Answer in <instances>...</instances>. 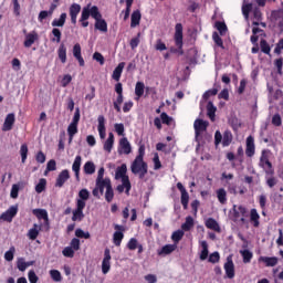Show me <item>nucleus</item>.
<instances>
[{
  "label": "nucleus",
  "mask_w": 283,
  "mask_h": 283,
  "mask_svg": "<svg viewBox=\"0 0 283 283\" xmlns=\"http://www.w3.org/2000/svg\"><path fill=\"white\" fill-rule=\"evenodd\" d=\"M130 171L135 176H139V179L143 180V178L147 176V172L149 171V167L147 166V163L145 161V159L135 158L130 165Z\"/></svg>",
  "instance_id": "f257e3e1"
},
{
  "label": "nucleus",
  "mask_w": 283,
  "mask_h": 283,
  "mask_svg": "<svg viewBox=\"0 0 283 283\" xmlns=\"http://www.w3.org/2000/svg\"><path fill=\"white\" fill-rule=\"evenodd\" d=\"M184 35H182V23H177L175 25V35H174V41H175V45L177 48L176 49H170V52H178L180 55L185 54V50H182V45H185V43L182 42Z\"/></svg>",
  "instance_id": "f03ea898"
},
{
  "label": "nucleus",
  "mask_w": 283,
  "mask_h": 283,
  "mask_svg": "<svg viewBox=\"0 0 283 283\" xmlns=\"http://www.w3.org/2000/svg\"><path fill=\"white\" fill-rule=\"evenodd\" d=\"M259 167H261V169H263L268 176H275V169L273 168V164L271 163V160H269V155H266V150H262Z\"/></svg>",
  "instance_id": "7ed1b4c3"
},
{
  "label": "nucleus",
  "mask_w": 283,
  "mask_h": 283,
  "mask_svg": "<svg viewBox=\"0 0 283 283\" xmlns=\"http://www.w3.org/2000/svg\"><path fill=\"white\" fill-rule=\"evenodd\" d=\"M108 187H112V180L109 178L96 179L95 188L93 189L94 198H101Z\"/></svg>",
  "instance_id": "20e7f679"
},
{
  "label": "nucleus",
  "mask_w": 283,
  "mask_h": 283,
  "mask_svg": "<svg viewBox=\"0 0 283 283\" xmlns=\"http://www.w3.org/2000/svg\"><path fill=\"white\" fill-rule=\"evenodd\" d=\"M248 216V210H247V207L244 206H233L232 208V218H233V221L234 222H238L240 220V222H242L243 224L247 222V218ZM240 217H242L240 219Z\"/></svg>",
  "instance_id": "39448f33"
},
{
  "label": "nucleus",
  "mask_w": 283,
  "mask_h": 283,
  "mask_svg": "<svg viewBox=\"0 0 283 283\" xmlns=\"http://www.w3.org/2000/svg\"><path fill=\"white\" fill-rule=\"evenodd\" d=\"M85 207H86V202L76 200V209L73 210V216H72L73 222H76V221L81 222V220L85 218V214L83 213V209H85Z\"/></svg>",
  "instance_id": "423d86ee"
},
{
  "label": "nucleus",
  "mask_w": 283,
  "mask_h": 283,
  "mask_svg": "<svg viewBox=\"0 0 283 283\" xmlns=\"http://www.w3.org/2000/svg\"><path fill=\"white\" fill-rule=\"evenodd\" d=\"M33 216L38 218V220H44V229L45 231H50V217L48 216V210L45 209H33Z\"/></svg>",
  "instance_id": "0eeeda50"
},
{
  "label": "nucleus",
  "mask_w": 283,
  "mask_h": 283,
  "mask_svg": "<svg viewBox=\"0 0 283 283\" xmlns=\"http://www.w3.org/2000/svg\"><path fill=\"white\" fill-rule=\"evenodd\" d=\"M111 269H112V253L109 251V248H106L104 250V259L102 261V273L104 275H107Z\"/></svg>",
  "instance_id": "6e6552de"
},
{
  "label": "nucleus",
  "mask_w": 283,
  "mask_h": 283,
  "mask_svg": "<svg viewBox=\"0 0 283 283\" xmlns=\"http://www.w3.org/2000/svg\"><path fill=\"white\" fill-rule=\"evenodd\" d=\"M223 269H224L226 275L229 280H233V277H235V264H233L232 255H229L227 258V262L224 263Z\"/></svg>",
  "instance_id": "1a4fd4ad"
},
{
  "label": "nucleus",
  "mask_w": 283,
  "mask_h": 283,
  "mask_svg": "<svg viewBox=\"0 0 283 283\" xmlns=\"http://www.w3.org/2000/svg\"><path fill=\"white\" fill-rule=\"evenodd\" d=\"M17 213H19V206H11L6 212L0 216V220H3L4 222H12Z\"/></svg>",
  "instance_id": "9d476101"
},
{
  "label": "nucleus",
  "mask_w": 283,
  "mask_h": 283,
  "mask_svg": "<svg viewBox=\"0 0 283 283\" xmlns=\"http://www.w3.org/2000/svg\"><path fill=\"white\" fill-rule=\"evenodd\" d=\"M117 151L119 155L125 154V156H129V154H132V144H129L127 137H123L119 139Z\"/></svg>",
  "instance_id": "9b49d317"
},
{
  "label": "nucleus",
  "mask_w": 283,
  "mask_h": 283,
  "mask_svg": "<svg viewBox=\"0 0 283 283\" xmlns=\"http://www.w3.org/2000/svg\"><path fill=\"white\" fill-rule=\"evenodd\" d=\"M195 127V136L198 138L202 132H207V128L209 127V122L205 119H196L193 123Z\"/></svg>",
  "instance_id": "f8f14e48"
},
{
  "label": "nucleus",
  "mask_w": 283,
  "mask_h": 283,
  "mask_svg": "<svg viewBox=\"0 0 283 283\" xmlns=\"http://www.w3.org/2000/svg\"><path fill=\"white\" fill-rule=\"evenodd\" d=\"M114 229L116 230V232H114L113 234V242L115 247H120L123 238H125V234L123 233V231H125V228L123 226L115 224Z\"/></svg>",
  "instance_id": "ddd939ff"
},
{
  "label": "nucleus",
  "mask_w": 283,
  "mask_h": 283,
  "mask_svg": "<svg viewBox=\"0 0 283 283\" xmlns=\"http://www.w3.org/2000/svg\"><path fill=\"white\" fill-rule=\"evenodd\" d=\"M245 155L248 158L255 156V139L251 135L248 136L245 140Z\"/></svg>",
  "instance_id": "4468645a"
},
{
  "label": "nucleus",
  "mask_w": 283,
  "mask_h": 283,
  "mask_svg": "<svg viewBox=\"0 0 283 283\" xmlns=\"http://www.w3.org/2000/svg\"><path fill=\"white\" fill-rule=\"evenodd\" d=\"M177 189L181 193V205L184 209L189 208V192L187 191V188L182 185V182H177Z\"/></svg>",
  "instance_id": "2eb2a0df"
},
{
  "label": "nucleus",
  "mask_w": 283,
  "mask_h": 283,
  "mask_svg": "<svg viewBox=\"0 0 283 283\" xmlns=\"http://www.w3.org/2000/svg\"><path fill=\"white\" fill-rule=\"evenodd\" d=\"M69 14L71 17V23L73 25H76V19L78 14H81V4L72 3L69 8Z\"/></svg>",
  "instance_id": "dca6fc26"
},
{
  "label": "nucleus",
  "mask_w": 283,
  "mask_h": 283,
  "mask_svg": "<svg viewBox=\"0 0 283 283\" xmlns=\"http://www.w3.org/2000/svg\"><path fill=\"white\" fill-rule=\"evenodd\" d=\"M17 118L14 113H10L6 116L4 123L2 125V132H11L12 127H14Z\"/></svg>",
  "instance_id": "f3484780"
},
{
  "label": "nucleus",
  "mask_w": 283,
  "mask_h": 283,
  "mask_svg": "<svg viewBox=\"0 0 283 283\" xmlns=\"http://www.w3.org/2000/svg\"><path fill=\"white\" fill-rule=\"evenodd\" d=\"M82 10H87L88 12V19L92 17L95 21L98 19H103V14H101V11H98V7L93 6L88 3L86 7H84Z\"/></svg>",
  "instance_id": "a211bd4d"
},
{
  "label": "nucleus",
  "mask_w": 283,
  "mask_h": 283,
  "mask_svg": "<svg viewBox=\"0 0 283 283\" xmlns=\"http://www.w3.org/2000/svg\"><path fill=\"white\" fill-rule=\"evenodd\" d=\"M81 163H83V158L77 155L72 165V171H74L77 181L81 180Z\"/></svg>",
  "instance_id": "6ab92c4d"
},
{
  "label": "nucleus",
  "mask_w": 283,
  "mask_h": 283,
  "mask_svg": "<svg viewBox=\"0 0 283 283\" xmlns=\"http://www.w3.org/2000/svg\"><path fill=\"white\" fill-rule=\"evenodd\" d=\"M97 123H98V125H97V132H98V134H99V138L102 139V140H104V138H105V136H107V129L105 128V116H103V115H99L98 117H97Z\"/></svg>",
  "instance_id": "aec40b11"
},
{
  "label": "nucleus",
  "mask_w": 283,
  "mask_h": 283,
  "mask_svg": "<svg viewBox=\"0 0 283 283\" xmlns=\"http://www.w3.org/2000/svg\"><path fill=\"white\" fill-rule=\"evenodd\" d=\"M73 56L78 62L80 67H85V60L83 59V55L81 54V44L80 43L74 44Z\"/></svg>",
  "instance_id": "412c9836"
},
{
  "label": "nucleus",
  "mask_w": 283,
  "mask_h": 283,
  "mask_svg": "<svg viewBox=\"0 0 283 283\" xmlns=\"http://www.w3.org/2000/svg\"><path fill=\"white\" fill-rule=\"evenodd\" d=\"M271 17L277 23L280 31L283 32V9L272 11Z\"/></svg>",
  "instance_id": "4be33fe9"
},
{
  "label": "nucleus",
  "mask_w": 283,
  "mask_h": 283,
  "mask_svg": "<svg viewBox=\"0 0 283 283\" xmlns=\"http://www.w3.org/2000/svg\"><path fill=\"white\" fill-rule=\"evenodd\" d=\"M70 178V170L64 169L62 170L55 181V187H59L61 189V187H63V185H65V181Z\"/></svg>",
  "instance_id": "5701e85b"
},
{
  "label": "nucleus",
  "mask_w": 283,
  "mask_h": 283,
  "mask_svg": "<svg viewBox=\"0 0 283 283\" xmlns=\"http://www.w3.org/2000/svg\"><path fill=\"white\" fill-rule=\"evenodd\" d=\"M205 224L207 229H210L211 231H216L217 233L222 232V228H220V223H218V221H216V219L213 218H208Z\"/></svg>",
  "instance_id": "b1692460"
},
{
  "label": "nucleus",
  "mask_w": 283,
  "mask_h": 283,
  "mask_svg": "<svg viewBox=\"0 0 283 283\" xmlns=\"http://www.w3.org/2000/svg\"><path fill=\"white\" fill-rule=\"evenodd\" d=\"M115 178H120L122 181L129 180V176H127V165L126 164H122L115 172Z\"/></svg>",
  "instance_id": "393cba45"
},
{
  "label": "nucleus",
  "mask_w": 283,
  "mask_h": 283,
  "mask_svg": "<svg viewBox=\"0 0 283 283\" xmlns=\"http://www.w3.org/2000/svg\"><path fill=\"white\" fill-rule=\"evenodd\" d=\"M140 19H143L140 10L133 11L130 15V28H138L140 25Z\"/></svg>",
  "instance_id": "a878e982"
},
{
  "label": "nucleus",
  "mask_w": 283,
  "mask_h": 283,
  "mask_svg": "<svg viewBox=\"0 0 283 283\" xmlns=\"http://www.w3.org/2000/svg\"><path fill=\"white\" fill-rule=\"evenodd\" d=\"M57 56L61 63L63 64L67 63V46H65V43L60 44L57 49Z\"/></svg>",
  "instance_id": "bb28decb"
},
{
  "label": "nucleus",
  "mask_w": 283,
  "mask_h": 283,
  "mask_svg": "<svg viewBox=\"0 0 283 283\" xmlns=\"http://www.w3.org/2000/svg\"><path fill=\"white\" fill-rule=\"evenodd\" d=\"M259 262H263L265 266H277V256H260Z\"/></svg>",
  "instance_id": "cd10ccee"
},
{
  "label": "nucleus",
  "mask_w": 283,
  "mask_h": 283,
  "mask_svg": "<svg viewBox=\"0 0 283 283\" xmlns=\"http://www.w3.org/2000/svg\"><path fill=\"white\" fill-rule=\"evenodd\" d=\"M78 134V124H70L67 127V135H69V145H72L74 140V136Z\"/></svg>",
  "instance_id": "c85d7f7f"
},
{
  "label": "nucleus",
  "mask_w": 283,
  "mask_h": 283,
  "mask_svg": "<svg viewBox=\"0 0 283 283\" xmlns=\"http://www.w3.org/2000/svg\"><path fill=\"white\" fill-rule=\"evenodd\" d=\"M250 222L253 224L255 229L260 227V213H258V209L252 208L250 210Z\"/></svg>",
  "instance_id": "c756f323"
},
{
  "label": "nucleus",
  "mask_w": 283,
  "mask_h": 283,
  "mask_svg": "<svg viewBox=\"0 0 283 283\" xmlns=\"http://www.w3.org/2000/svg\"><path fill=\"white\" fill-rule=\"evenodd\" d=\"M114 133L108 134V138L104 143V151H107V154H112V149H114Z\"/></svg>",
  "instance_id": "7c9ffc66"
},
{
  "label": "nucleus",
  "mask_w": 283,
  "mask_h": 283,
  "mask_svg": "<svg viewBox=\"0 0 283 283\" xmlns=\"http://www.w3.org/2000/svg\"><path fill=\"white\" fill-rule=\"evenodd\" d=\"M38 39L39 34L36 32L27 34L24 40V48H32Z\"/></svg>",
  "instance_id": "2f4dec72"
},
{
  "label": "nucleus",
  "mask_w": 283,
  "mask_h": 283,
  "mask_svg": "<svg viewBox=\"0 0 283 283\" xmlns=\"http://www.w3.org/2000/svg\"><path fill=\"white\" fill-rule=\"evenodd\" d=\"M67 21V13H61L59 19H54L51 22L52 28H63Z\"/></svg>",
  "instance_id": "473e14b6"
},
{
  "label": "nucleus",
  "mask_w": 283,
  "mask_h": 283,
  "mask_svg": "<svg viewBox=\"0 0 283 283\" xmlns=\"http://www.w3.org/2000/svg\"><path fill=\"white\" fill-rule=\"evenodd\" d=\"M123 70H125V62H120L115 70L113 71L112 78L114 81H120V76L123 75Z\"/></svg>",
  "instance_id": "72a5a7b5"
},
{
  "label": "nucleus",
  "mask_w": 283,
  "mask_h": 283,
  "mask_svg": "<svg viewBox=\"0 0 283 283\" xmlns=\"http://www.w3.org/2000/svg\"><path fill=\"white\" fill-rule=\"evenodd\" d=\"M125 189H126L127 196H129V191H132V181H129V179H124V181H122V185L117 186L118 193H123Z\"/></svg>",
  "instance_id": "f704fd0d"
},
{
  "label": "nucleus",
  "mask_w": 283,
  "mask_h": 283,
  "mask_svg": "<svg viewBox=\"0 0 283 283\" xmlns=\"http://www.w3.org/2000/svg\"><path fill=\"white\" fill-rule=\"evenodd\" d=\"M41 232V226L34 223L33 227L28 232L29 240H36L39 233Z\"/></svg>",
  "instance_id": "c9c22d12"
},
{
  "label": "nucleus",
  "mask_w": 283,
  "mask_h": 283,
  "mask_svg": "<svg viewBox=\"0 0 283 283\" xmlns=\"http://www.w3.org/2000/svg\"><path fill=\"white\" fill-rule=\"evenodd\" d=\"M90 11L87 9H82L81 18H80V23L82 28H87L90 25Z\"/></svg>",
  "instance_id": "e433bc0d"
},
{
  "label": "nucleus",
  "mask_w": 283,
  "mask_h": 283,
  "mask_svg": "<svg viewBox=\"0 0 283 283\" xmlns=\"http://www.w3.org/2000/svg\"><path fill=\"white\" fill-rule=\"evenodd\" d=\"M176 251V245L174 244H166L160 250H158V255H170Z\"/></svg>",
  "instance_id": "4c0bfd02"
},
{
  "label": "nucleus",
  "mask_w": 283,
  "mask_h": 283,
  "mask_svg": "<svg viewBox=\"0 0 283 283\" xmlns=\"http://www.w3.org/2000/svg\"><path fill=\"white\" fill-rule=\"evenodd\" d=\"M231 143H233V134L231 133V130H226L223 133L222 146L229 147V145H231Z\"/></svg>",
  "instance_id": "58836bf2"
},
{
  "label": "nucleus",
  "mask_w": 283,
  "mask_h": 283,
  "mask_svg": "<svg viewBox=\"0 0 283 283\" xmlns=\"http://www.w3.org/2000/svg\"><path fill=\"white\" fill-rule=\"evenodd\" d=\"M95 30H99V32H107V21L103 18L95 20Z\"/></svg>",
  "instance_id": "ea45409f"
},
{
  "label": "nucleus",
  "mask_w": 283,
  "mask_h": 283,
  "mask_svg": "<svg viewBox=\"0 0 283 283\" xmlns=\"http://www.w3.org/2000/svg\"><path fill=\"white\" fill-rule=\"evenodd\" d=\"M216 112H218V108L213 106V102H209L207 105V114L210 120H216Z\"/></svg>",
  "instance_id": "a19ab883"
},
{
  "label": "nucleus",
  "mask_w": 283,
  "mask_h": 283,
  "mask_svg": "<svg viewBox=\"0 0 283 283\" xmlns=\"http://www.w3.org/2000/svg\"><path fill=\"white\" fill-rule=\"evenodd\" d=\"M96 166L94 165V161H86L84 164V174L87 176H92V174H95Z\"/></svg>",
  "instance_id": "79ce46f5"
},
{
  "label": "nucleus",
  "mask_w": 283,
  "mask_h": 283,
  "mask_svg": "<svg viewBox=\"0 0 283 283\" xmlns=\"http://www.w3.org/2000/svg\"><path fill=\"white\" fill-rule=\"evenodd\" d=\"M143 94H145V83L137 82L135 85V96H137V101L143 97Z\"/></svg>",
  "instance_id": "37998d69"
},
{
  "label": "nucleus",
  "mask_w": 283,
  "mask_h": 283,
  "mask_svg": "<svg viewBox=\"0 0 283 283\" xmlns=\"http://www.w3.org/2000/svg\"><path fill=\"white\" fill-rule=\"evenodd\" d=\"M132 6H134V0H126V9L122 11V14H124V21L129 19V14H132Z\"/></svg>",
  "instance_id": "c03bdc74"
},
{
  "label": "nucleus",
  "mask_w": 283,
  "mask_h": 283,
  "mask_svg": "<svg viewBox=\"0 0 283 283\" xmlns=\"http://www.w3.org/2000/svg\"><path fill=\"white\" fill-rule=\"evenodd\" d=\"M201 249L200 260L205 261L209 258V244L207 241H201Z\"/></svg>",
  "instance_id": "a18cd8bd"
},
{
  "label": "nucleus",
  "mask_w": 283,
  "mask_h": 283,
  "mask_svg": "<svg viewBox=\"0 0 283 283\" xmlns=\"http://www.w3.org/2000/svg\"><path fill=\"white\" fill-rule=\"evenodd\" d=\"M217 198L220 205H227V190L224 188H220L217 190Z\"/></svg>",
  "instance_id": "49530a36"
},
{
  "label": "nucleus",
  "mask_w": 283,
  "mask_h": 283,
  "mask_svg": "<svg viewBox=\"0 0 283 283\" xmlns=\"http://www.w3.org/2000/svg\"><path fill=\"white\" fill-rule=\"evenodd\" d=\"M182 231H191L193 229V218L191 216L186 218V221L181 224Z\"/></svg>",
  "instance_id": "de8ad7c7"
},
{
  "label": "nucleus",
  "mask_w": 283,
  "mask_h": 283,
  "mask_svg": "<svg viewBox=\"0 0 283 283\" xmlns=\"http://www.w3.org/2000/svg\"><path fill=\"white\" fill-rule=\"evenodd\" d=\"M240 254L243 258V263L249 264L253 260V252L249 250H240Z\"/></svg>",
  "instance_id": "09e8293b"
},
{
  "label": "nucleus",
  "mask_w": 283,
  "mask_h": 283,
  "mask_svg": "<svg viewBox=\"0 0 283 283\" xmlns=\"http://www.w3.org/2000/svg\"><path fill=\"white\" fill-rule=\"evenodd\" d=\"M265 182H266L268 187H270V189H273V187H275V185H277V178L275 177V175L265 174Z\"/></svg>",
  "instance_id": "8fccbe9b"
},
{
  "label": "nucleus",
  "mask_w": 283,
  "mask_h": 283,
  "mask_svg": "<svg viewBox=\"0 0 283 283\" xmlns=\"http://www.w3.org/2000/svg\"><path fill=\"white\" fill-rule=\"evenodd\" d=\"M51 34L54 36L51 39L52 43H59L61 41V36H63V33H61V29L59 28H53Z\"/></svg>",
  "instance_id": "3c124183"
},
{
  "label": "nucleus",
  "mask_w": 283,
  "mask_h": 283,
  "mask_svg": "<svg viewBox=\"0 0 283 283\" xmlns=\"http://www.w3.org/2000/svg\"><path fill=\"white\" fill-rule=\"evenodd\" d=\"M45 187H48V180L45 178H41L35 186L36 193H43V191H45Z\"/></svg>",
  "instance_id": "603ef678"
},
{
  "label": "nucleus",
  "mask_w": 283,
  "mask_h": 283,
  "mask_svg": "<svg viewBox=\"0 0 283 283\" xmlns=\"http://www.w3.org/2000/svg\"><path fill=\"white\" fill-rule=\"evenodd\" d=\"M182 238H185V231H182V230H177V231L172 232V234H171V240L176 244H178V242H180V240H182Z\"/></svg>",
  "instance_id": "864d4df0"
},
{
  "label": "nucleus",
  "mask_w": 283,
  "mask_h": 283,
  "mask_svg": "<svg viewBox=\"0 0 283 283\" xmlns=\"http://www.w3.org/2000/svg\"><path fill=\"white\" fill-rule=\"evenodd\" d=\"M260 48H261V52H263V54H271V45L269 44V42H266V40L262 39L260 41Z\"/></svg>",
  "instance_id": "5fc2aeb1"
},
{
  "label": "nucleus",
  "mask_w": 283,
  "mask_h": 283,
  "mask_svg": "<svg viewBox=\"0 0 283 283\" xmlns=\"http://www.w3.org/2000/svg\"><path fill=\"white\" fill-rule=\"evenodd\" d=\"M214 28L218 30V32L222 35L227 34V23L222 21H217L214 24Z\"/></svg>",
  "instance_id": "6e6d98bb"
},
{
  "label": "nucleus",
  "mask_w": 283,
  "mask_h": 283,
  "mask_svg": "<svg viewBox=\"0 0 283 283\" xmlns=\"http://www.w3.org/2000/svg\"><path fill=\"white\" fill-rule=\"evenodd\" d=\"M21 163L25 164L28 160V144H22L20 147Z\"/></svg>",
  "instance_id": "4d7b16f0"
},
{
  "label": "nucleus",
  "mask_w": 283,
  "mask_h": 283,
  "mask_svg": "<svg viewBox=\"0 0 283 283\" xmlns=\"http://www.w3.org/2000/svg\"><path fill=\"white\" fill-rule=\"evenodd\" d=\"M17 252V249L14 247H11L6 253H4V260L7 262H12L14 260V253Z\"/></svg>",
  "instance_id": "13d9d810"
},
{
  "label": "nucleus",
  "mask_w": 283,
  "mask_h": 283,
  "mask_svg": "<svg viewBox=\"0 0 283 283\" xmlns=\"http://www.w3.org/2000/svg\"><path fill=\"white\" fill-rule=\"evenodd\" d=\"M124 97L123 95H117V98L115 102H113L114 109L117 112V114H120V105H123Z\"/></svg>",
  "instance_id": "bf43d9fd"
},
{
  "label": "nucleus",
  "mask_w": 283,
  "mask_h": 283,
  "mask_svg": "<svg viewBox=\"0 0 283 283\" xmlns=\"http://www.w3.org/2000/svg\"><path fill=\"white\" fill-rule=\"evenodd\" d=\"M212 40L214 41L216 45H218V48L224 49V42L222 41V38H220V34H218V32L212 33Z\"/></svg>",
  "instance_id": "052dcab7"
},
{
  "label": "nucleus",
  "mask_w": 283,
  "mask_h": 283,
  "mask_svg": "<svg viewBox=\"0 0 283 283\" xmlns=\"http://www.w3.org/2000/svg\"><path fill=\"white\" fill-rule=\"evenodd\" d=\"M77 200H81L82 202L90 200V191L85 188L80 190Z\"/></svg>",
  "instance_id": "680f3d73"
},
{
  "label": "nucleus",
  "mask_w": 283,
  "mask_h": 283,
  "mask_svg": "<svg viewBox=\"0 0 283 283\" xmlns=\"http://www.w3.org/2000/svg\"><path fill=\"white\" fill-rule=\"evenodd\" d=\"M105 200L106 202H112L114 200V188L111 186L107 187L105 192Z\"/></svg>",
  "instance_id": "e2e57ef3"
},
{
  "label": "nucleus",
  "mask_w": 283,
  "mask_h": 283,
  "mask_svg": "<svg viewBox=\"0 0 283 283\" xmlns=\"http://www.w3.org/2000/svg\"><path fill=\"white\" fill-rule=\"evenodd\" d=\"M50 275L53 282H61V280H63V276L59 270H51Z\"/></svg>",
  "instance_id": "0e129e2a"
},
{
  "label": "nucleus",
  "mask_w": 283,
  "mask_h": 283,
  "mask_svg": "<svg viewBox=\"0 0 283 283\" xmlns=\"http://www.w3.org/2000/svg\"><path fill=\"white\" fill-rule=\"evenodd\" d=\"M129 45L132 50H136L140 45V33H137V36L130 40Z\"/></svg>",
  "instance_id": "69168bd1"
},
{
  "label": "nucleus",
  "mask_w": 283,
  "mask_h": 283,
  "mask_svg": "<svg viewBox=\"0 0 283 283\" xmlns=\"http://www.w3.org/2000/svg\"><path fill=\"white\" fill-rule=\"evenodd\" d=\"M28 277H29L30 283H38L39 282V276L36 275V272H34V270L29 271Z\"/></svg>",
  "instance_id": "338daca9"
},
{
  "label": "nucleus",
  "mask_w": 283,
  "mask_h": 283,
  "mask_svg": "<svg viewBox=\"0 0 283 283\" xmlns=\"http://www.w3.org/2000/svg\"><path fill=\"white\" fill-rule=\"evenodd\" d=\"M74 249H72L71 247H66L63 249L62 251V255H64V258H74Z\"/></svg>",
  "instance_id": "774afa93"
}]
</instances>
